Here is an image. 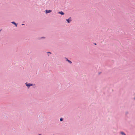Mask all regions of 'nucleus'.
<instances>
[{"mask_svg": "<svg viewBox=\"0 0 135 135\" xmlns=\"http://www.w3.org/2000/svg\"><path fill=\"white\" fill-rule=\"evenodd\" d=\"M25 24H21L22 25H24Z\"/></svg>", "mask_w": 135, "mask_h": 135, "instance_id": "nucleus-12", "label": "nucleus"}, {"mask_svg": "<svg viewBox=\"0 0 135 135\" xmlns=\"http://www.w3.org/2000/svg\"><path fill=\"white\" fill-rule=\"evenodd\" d=\"M94 44L95 45H96L97 44H96V43H94Z\"/></svg>", "mask_w": 135, "mask_h": 135, "instance_id": "nucleus-14", "label": "nucleus"}, {"mask_svg": "<svg viewBox=\"0 0 135 135\" xmlns=\"http://www.w3.org/2000/svg\"><path fill=\"white\" fill-rule=\"evenodd\" d=\"M58 13L62 15H64L65 14L62 11L59 12Z\"/></svg>", "mask_w": 135, "mask_h": 135, "instance_id": "nucleus-5", "label": "nucleus"}, {"mask_svg": "<svg viewBox=\"0 0 135 135\" xmlns=\"http://www.w3.org/2000/svg\"><path fill=\"white\" fill-rule=\"evenodd\" d=\"M47 52V54L48 55V56H49V54H51V52Z\"/></svg>", "mask_w": 135, "mask_h": 135, "instance_id": "nucleus-10", "label": "nucleus"}, {"mask_svg": "<svg viewBox=\"0 0 135 135\" xmlns=\"http://www.w3.org/2000/svg\"><path fill=\"white\" fill-rule=\"evenodd\" d=\"M120 133L122 135H126V134L123 132H121Z\"/></svg>", "mask_w": 135, "mask_h": 135, "instance_id": "nucleus-7", "label": "nucleus"}, {"mask_svg": "<svg viewBox=\"0 0 135 135\" xmlns=\"http://www.w3.org/2000/svg\"><path fill=\"white\" fill-rule=\"evenodd\" d=\"M65 58L66 59V61L68 62L69 63H70V64H71L72 63V62L71 61L69 60L66 57H65Z\"/></svg>", "mask_w": 135, "mask_h": 135, "instance_id": "nucleus-6", "label": "nucleus"}, {"mask_svg": "<svg viewBox=\"0 0 135 135\" xmlns=\"http://www.w3.org/2000/svg\"><path fill=\"white\" fill-rule=\"evenodd\" d=\"M2 30H0V32Z\"/></svg>", "mask_w": 135, "mask_h": 135, "instance_id": "nucleus-15", "label": "nucleus"}, {"mask_svg": "<svg viewBox=\"0 0 135 135\" xmlns=\"http://www.w3.org/2000/svg\"><path fill=\"white\" fill-rule=\"evenodd\" d=\"M100 73H101L100 72L99 73V74H100Z\"/></svg>", "mask_w": 135, "mask_h": 135, "instance_id": "nucleus-16", "label": "nucleus"}, {"mask_svg": "<svg viewBox=\"0 0 135 135\" xmlns=\"http://www.w3.org/2000/svg\"><path fill=\"white\" fill-rule=\"evenodd\" d=\"M63 119L62 118H61L60 119V121H62L63 120Z\"/></svg>", "mask_w": 135, "mask_h": 135, "instance_id": "nucleus-9", "label": "nucleus"}, {"mask_svg": "<svg viewBox=\"0 0 135 135\" xmlns=\"http://www.w3.org/2000/svg\"><path fill=\"white\" fill-rule=\"evenodd\" d=\"M16 27H17V24L15 22L13 21L11 22Z\"/></svg>", "mask_w": 135, "mask_h": 135, "instance_id": "nucleus-4", "label": "nucleus"}, {"mask_svg": "<svg viewBox=\"0 0 135 135\" xmlns=\"http://www.w3.org/2000/svg\"><path fill=\"white\" fill-rule=\"evenodd\" d=\"M128 113V112H126V115Z\"/></svg>", "mask_w": 135, "mask_h": 135, "instance_id": "nucleus-11", "label": "nucleus"}, {"mask_svg": "<svg viewBox=\"0 0 135 135\" xmlns=\"http://www.w3.org/2000/svg\"><path fill=\"white\" fill-rule=\"evenodd\" d=\"M25 85L27 86L28 88H30L31 86H32L33 85L30 83H28L27 82H26L25 83Z\"/></svg>", "mask_w": 135, "mask_h": 135, "instance_id": "nucleus-1", "label": "nucleus"}, {"mask_svg": "<svg viewBox=\"0 0 135 135\" xmlns=\"http://www.w3.org/2000/svg\"><path fill=\"white\" fill-rule=\"evenodd\" d=\"M45 38V37H40L39 38V39L41 40L43 39H44Z\"/></svg>", "mask_w": 135, "mask_h": 135, "instance_id": "nucleus-8", "label": "nucleus"}, {"mask_svg": "<svg viewBox=\"0 0 135 135\" xmlns=\"http://www.w3.org/2000/svg\"><path fill=\"white\" fill-rule=\"evenodd\" d=\"M66 21L68 23H70L71 21V18L69 17L68 19H66Z\"/></svg>", "mask_w": 135, "mask_h": 135, "instance_id": "nucleus-3", "label": "nucleus"}, {"mask_svg": "<svg viewBox=\"0 0 135 135\" xmlns=\"http://www.w3.org/2000/svg\"><path fill=\"white\" fill-rule=\"evenodd\" d=\"M51 12H52V10H51L46 9L45 10V13H46V14L50 13Z\"/></svg>", "mask_w": 135, "mask_h": 135, "instance_id": "nucleus-2", "label": "nucleus"}, {"mask_svg": "<svg viewBox=\"0 0 135 135\" xmlns=\"http://www.w3.org/2000/svg\"><path fill=\"white\" fill-rule=\"evenodd\" d=\"M38 135H41V134H39Z\"/></svg>", "mask_w": 135, "mask_h": 135, "instance_id": "nucleus-13", "label": "nucleus"}]
</instances>
